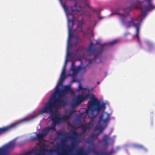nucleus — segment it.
<instances>
[{
    "label": "nucleus",
    "instance_id": "c756f323",
    "mask_svg": "<svg viewBox=\"0 0 155 155\" xmlns=\"http://www.w3.org/2000/svg\"><path fill=\"white\" fill-rule=\"evenodd\" d=\"M117 41V40H114L111 42L109 43L108 44L110 45H112L115 43H116Z\"/></svg>",
    "mask_w": 155,
    "mask_h": 155
},
{
    "label": "nucleus",
    "instance_id": "0eeeda50",
    "mask_svg": "<svg viewBox=\"0 0 155 155\" xmlns=\"http://www.w3.org/2000/svg\"><path fill=\"white\" fill-rule=\"evenodd\" d=\"M140 17L141 16H140L138 17L140 18ZM142 21V19L141 18L139 19L137 18H133L132 17H130V20L127 21L126 23L127 27L128 28L132 27L136 28V34L135 36L138 38H139L140 23Z\"/></svg>",
    "mask_w": 155,
    "mask_h": 155
},
{
    "label": "nucleus",
    "instance_id": "412c9836",
    "mask_svg": "<svg viewBox=\"0 0 155 155\" xmlns=\"http://www.w3.org/2000/svg\"><path fill=\"white\" fill-rule=\"evenodd\" d=\"M66 78V76L65 74H61V77L59 80V83L58 84L60 85H61L62 84V83L64 81Z\"/></svg>",
    "mask_w": 155,
    "mask_h": 155
},
{
    "label": "nucleus",
    "instance_id": "7c9ffc66",
    "mask_svg": "<svg viewBox=\"0 0 155 155\" xmlns=\"http://www.w3.org/2000/svg\"><path fill=\"white\" fill-rule=\"evenodd\" d=\"M59 134L60 135H64L65 136V137H67V136H66V134L65 133L64 131H60L59 132Z\"/></svg>",
    "mask_w": 155,
    "mask_h": 155
},
{
    "label": "nucleus",
    "instance_id": "37998d69",
    "mask_svg": "<svg viewBox=\"0 0 155 155\" xmlns=\"http://www.w3.org/2000/svg\"><path fill=\"white\" fill-rule=\"evenodd\" d=\"M88 66V64H87L86 65V67H87Z\"/></svg>",
    "mask_w": 155,
    "mask_h": 155
},
{
    "label": "nucleus",
    "instance_id": "ddd939ff",
    "mask_svg": "<svg viewBox=\"0 0 155 155\" xmlns=\"http://www.w3.org/2000/svg\"><path fill=\"white\" fill-rule=\"evenodd\" d=\"M76 147H72V144L71 147L67 145V148L65 149H63L61 152L59 153L58 155H71L73 149Z\"/></svg>",
    "mask_w": 155,
    "mask_h": 155
},
{
    "label": "nucleus",
    "instance_id": "473e14b6",
    "mask_svg": "<svg viewBox=\"0 0 155 155\" xmlns=\"http://www.w3.org/2000/svg\"><path fill=\"white\" fill-rule=\"evenodd\" d=\"M96 147L95 146H93L92 147L91 150L92 151L95 153V152H97L96 151Z\"/></svg>",
    "mask_w": 155,
    "mask_h": 155
},
{
    "label": "nucleus",
    "instance_id": "f03ea898",
    "mask_svg": "<svg viewBox=\"0 0 155 155\" xmlns=\"http://www.w3.org/2000/svg\"><path fill=\"white\" fill-rule=\"evenodd\" d=\"M87 105V110H86L87 113L88 110L93 113L95 111L98 112L106 108V104L103 103L101 104L100 101L94 95H93L90 97V100L88 102Z\"/></svg>",
    "mask_w": 155,
    "mask_h": 155
},
{
    "label": "nucleus",
    "instance_id": "f704fd0d",
    "mask_svg": "<svg viewBox=\"0 0 155 155\" xmlns=\"http://www.w3.org/2000/svg\"><path fill=\"white\" fill-rule=\"evenodd\" d=\"M79 39L78 38H77L76 41L74 42V45L76 46L78 43Z\"/></svg>",
    "mask_w": 155,
    "mask_h": 155
},
{
    "label": "nucleus",
    "instance_id": "4468645a",
    "mask_svg": "<svg viewBox=\"0 0 155 155\" xmlns=\"http://www.w3.org/2000/svg\"><path fill=\"white\" fill-rule=\"evenodd\" d=\"M93 126V124L90 122L87 124H81L80 127H81V130L83 132L85 133L87 131L90 130Z\"/></svg>",
    "mask_w": 155,
    "mask_h": 155
},
{
    "label": "nucleus",
    "instance_id": "a878e982",
    "mask_svg": "<svg viewBox=\"0 0 155 155\" xmlns=\"http://www.w3.org/2000/svg\"><path fill=\"white\" fill-rule=\"evenodd\" d=\"M84 25V22L83 19L82 20L78 22L77 25V27L78 28H82Z\"/></svg>",
    "mask_w": 155,
    "mask_h": 155
},
{
    "label": "nucleus",
    "instance_id": "f8f14e48",
    "mask_svg": "<svg viewBox=\"0 0 155 155\" xmlns=\"http://www.w3.org/2000/svg\"><path fill=\"white\" fill-rule=\"evenodd\" d=\"M15 146V141H11L8 144L5 145L4 147H0V152L8 153V150L14 148Z\"/></svg>",
    "mask_w": 155,
    "mask_h": 155
},
{
    "label": "nucleus",
    "instance_id": "4be33fe9",
    "mask_svg": "<svg viewBox=\"0 0 155 155\" xmlns=\"http://www.w3.org/2000/svg\"><path fill=\"white\" fill-rule=\"evenodd\" d=\"M113 152V150H112L110 152L106 153H99L98 152H95V154L96 155H111Z\"/></svg>",
    "mask_w": 155,
    "mask_h": 155
},
{
    "label": "nucleus",
    "instance_id": "2eb2a0df",
    "mask_svg": "<svg viewBox=\"0 0 155 155\" xmlns=\"http://www.w3.org/2000/svg\"><path fill=\"white\" fill-rule=\"evenodd\" d=\"M51 130H55V127L53 126H51V127H48L47 128H44L43 129V133L45 136Z\"/></svg>",
    "mask_w": 155,
    "mask_h": 155
},
{
    "label": "nucleus",
    "instance_id": "cd10ccee",
    "mask_svg": "<svg viewBox=\"0 0 155 155\" xmlns=\"http://www.w3.org/2000/svg\"><path fill=\"white\" fill-rule=\"evenodd\" d=\"M45 136L42 133V134L38 133L37 134V137L38 139H41L44 137Z\"/></svg>",
    "mask_w": 155,
    "mask_h": 155
},
{
    "label": "nucleus",
    "instance_id": "ea45409f",
    "mask_svg": "<svg viewBox=\"0 0 155 155\" xmlns=\"http://www.w3.org/2000/svg\"><path fill=\"white\" fill-rule=\"evenodd\" d=\"M105 77H106V76L107 75V73H105Z\"/></svg>",
    "mask_w": 155,
    "mask_h": 155
},
{
    "label": "nucleus",
    "instance_id": "6ab92c4d",
    "mask_svg": "<svg viewBox=\"0 0 155 155\" xmlns=\"http://www.w3.org/2000/svg\"><path fill=\"white\" fill-rule=\"evenodd\" d=\"M77 155H87V154L83 148H80L78 150Z\"/></svg>",
    "mask_w": 155,
    "mask_h": 155
},
{
    "label": "nucleus",
    "instance_id": "9d476101",
    "mask_svg": "<svg viewBox=\"0 0 155 155\" xmlns=\"http://www.w3.org/2000/svg\"><path fill=\"white\" fill-rule=\"evenodd\" d=\"M89 95V94L85 95L83 94L78 95L71 104L72 108H76L78 105L86 100L88 98Z\"/></svg>",
    "mask_w": 155,
    "mask_h": 155
},
{
    "label": "nucleus",
    "instance_id": "c85d7f7f",
    "mask_svg": "<svg viewBox=\"0 0 155 155\" xmlns=\"http://www.w3.org/2000/svg\"><path fill=\"white\" fill-rule=\"evenodd\" d=\"M79 68H80V70H81L82 71L85 72L86 71V67L85 66H79Z\"/></svg>",
    "mask_w": 155,
    "mask_h": 155
},
{
    "label": "nucleus",
    "instance_id": "7ed1b4c3",
    "mask_svg": "<svg viewBox=\"0 0 155 155\" xmlns=\"http://www.w3.org/2000/svg\"><path fill=\"white\" fill-rule=\"evenodd\" d=\"M86 15V12H83L80 13V11L79 10H77L76 12L73 11L72 14H69L67 15L69 30L68 41L70 40V38L73 36V34L71 32V31L72 30L74 25V19L78 17L80 15Z\"/></svg>",
    "mask_w": 155,
    "mask_h": 155
},
{
    "label": "nucleus",
    "instance_id": "58836bf2",
    "mask_svg": "<svg viewBox=\"0 0 155 155\" xmlns=\"http://www.w3.org/2000/svg\"><path fill=\"white\" fill-rule=\"evenodd\" d=\"M127 9H128V10L129 11H130V8H127Z\"/></svg>",
    "mask_w": 155,
    "mask_h": 155
},
{
    "label": "nucleus",
    "instance_id": "1a4fd4ad",
    "mask_svg": "<svg viewBox=\"0 0 155 155\" xmlns=\"http://www.w3.org/2000/svg\"><path fill=\"white\" fill-rule=\"evenodd\" d=\"M29 120V119L25 118L17 122L13 123L9 126L0 128V135L4 134L19 125Z\"/></svg>",
    "mask_w": 155,
    "mask_h": 155
},
{
    "label": "nucleus",
    "instance_id": "c03bdc74",
    "mask_svg": "<svg viewBox=\"0 0 155 155\" xmlns=\"http://www.w3.org/2000/svg\"><path fill=\"white\" fill-rule=\"evenodd\" d=\"M131 7H133V6H132V5H131Z\"/></svg>",
    "mask_w": 155,
    "mask_h": 155
},
{
    "label": "nucleus",
    "instance_id": "39448f33",
    "mask_svg": "<svg viewBox=\"0 0 155 155\" xmlns=\"http://www.w3.org/2000/svg\"><path fill=\"white\" fill-rule=\"evenodd\" d=\"M100 45L98 50H97L94 48L95 44H94L92 42L90 43L88 48L87 49V52L90 55L94 54V58L93 59L89 60V64H91L92 60L96 59L97 57L101 54L104 51V46L105 45H101L98 44Z\"/></svg>",
    "mask_w": 155,
    "mask_h": 155
},
{
    "label": "nucleus",
    "instance_id": "72a5a7b5",
    "mask_svg": "<svg viewBox=\"0 0 155 155\" xmlns=\"http://www.w3.org/2000/svg\"><path fill=\"white\" fill-rule=\"evenodd\" d=\"M151 0H144L143 2V3H145V4H148V2H149V1H150V4H152L151 2Z\"/></svg>",
    "mask_w": 155,
    "mask_h": 155
},
{
    "label": "nucleus",
    "instance_id": "423d86ee",
    "mask_svg": "<svg viewBox=\"0 0 155 155\" xmlns=\"http://www.w3.org/2000/svg\"><path fill=\"white\" fill-rule=\"evenodd\" d=\"M72 133L73 135V136H69L68 137H65L61 139V143L62 145H64L68 139H69L72 141V147H76L79 143L78 138L81 137V134L80 133H77L75 128L74 130H72Z\"/></svg>",
    "mask_w": 155,
    "mask_h": 155
},
{
    "label": "nucleus",
    "instance_id": "5701e85b",
    "mask_svg": "<svg viewBox=\"0 0 155 155\" xmlns=\"http://www.w3.org/2000/svg\"><path fill=\"white\" fill-rule=\"evenodd\" d=\"M118 14L120 16V18L121 19V22L124 25L125 24V18L126 15L118 13Z\"/></svg>",
    "mask_w": 155,
    "mask_h": 155
},
{
    "label": "nucleus",
    "instance_id": "20e7f679",
    "mask_svg": "<svg viewBox=\"0 0 155 155\" xmlns=\"http://www.w3.org/2000/svg\"><path fill=\"white\" fill-rule=\"evenodd\" d=\"M69 114L68 115L66 114L63 116L61 117L58 114H54L51 116V120L52 121V126L55 127L56 124H60L65 122L67 120H69L71 118L73 113L75 112V111L71 110H69L68 111Z\"/></svg>",
    "mask_w": 155,
    "mask_h": 155
},
{
    "label": "nucleus",
    "instance_id": "dca6fc26",
    "mask_svg": "<svg viewBox=\"0 0 155 155\" xmlns=\"http://www.w3.org/2000/svg\"><path fill=\"white\" fill-rule=\"evenodd\" d=\"M110 139V137L107 135H104L103 137V140L104 142V147L107 146Z\"/></svg>",
    "mask_w": 155,
    "mask_h": 155
},
{
    "label": "nucleus",
    "instance_id": "4c0bfd02",
    "mask_svg": "<svg viewBox=\"0 0 155 155\" xmlns=\"http://www.w3.org/2000/svg\"><path fill=\"white\" fill-rule=\"evenodd\" d=\"M81 28V30H80V31H81V32H83H83H84V31H83V29H82V28Z\"/></svg>",
    "mask_w": 155,
    "mask_h": 155
},
{
    "label": "nucleus",
    "instance_id": "a19ab883",
    "mask_svg": "<svg viewBox=\"0 0 155 155\" xmlns=\"http://www.w3.org/2000/svg\"><path fill=\"white\" fill-rule=\"evenodd\" d=\"M79 8H80V9L81 10V6L80 5H79Z\"/></svg>",
    "mask_w": 155,
    "mask_h": 155
},
{
    "label": "nucleus",
    "instance_id": "f257e3e1",
    "mask_svg": "<svg viewBox=\"0 0 155 155\" xmlns=\"http://www.w3.org/2000/svg\"><path fill=\"white\" fill-rule=\"evenodd\" d=\"M71 90L70 85L65 86L64 89H60L57 87L54 93H52L48 102L45 104L44 107L39 111L40 114L49 113L51 114L54 108L67 105V102L59 98L64 97L66 94Z\"/></svg>",
    "mask_w": 155,
    "mask_h": 155
},
{
    "label": "nucleus",
    "instance_id": "393cba45",
    "mask_svg": "<svg viewBox=\"0 0 155 155\" xmlns=\"http://www.w3.org/2000/svg\"><path fill=\"white\" fill-rule=\"evenodd\" d=\"M98 124H99L98 126H96L94 127V129L95 131H96L97 130H100L104 125V124H102L101 123L100 124H99L98 123Z\"/></svg>",
    "mask_w": 155,
    "mask_h": 155
},
{
    "label": "nucleus",
    "instance_id": "6e6552de",
    "mask_svg": "<svg viewBox=\"0 0 155 155\" xmlns=\"http://www.w3.org/2000/svg\"><path fill=\"white\" fill-rule=\"evenodd\" d=\"M149 2H148V4H145L142 2L140 7L136 6V8L140 9L141 11V15L137 16V19H140V18L138 17L141 16L140 18L143 20V18H142V16L144 18L147 12L155 8V6H153L152 4H150Z\"/></svg>",
    "mask_w": 155,
    "mask_h": 155
},
{
    "label": "nucleus",
    "instance_id": "c9c22d12",
    "mask_svg": "<svg viewBox=\"0 0 155 155\" xmlns=\"http://www.w3.org/2000/svg\"><path fill=\"white\" fill-rule=\"evenodd\" d=\"M83 87L82 85L81 84H79V86H78V90H80L83 89Z\"/></svg>",
    "mask_w": 155,
    "mask_h": 155
},
{
    "label": "nucleus",
    "instance_id": "aec40b11",
    "mask_svg": "<svg viewBox=\"0 0 155 155\" xmlns=\"http://www.w3.org/2000/svg\"><path fill=\"white\" fill-rule=\"evenodd\" d=\"M69 41L68 40V46H67V56H69L71 57L72 55L71 53H70L69 52V49L70 48H71L72 45L71 43H69Z\"/></svg>",
    "mask_w": 155,
    "mask_h": 155
},
{
    "label": "nucleus",
    "instance_id": "a211bd4d",
    "mask_svg": "<svg viewBox=\"0 0 155 155\" xmlns=\"http://www.w3.org/2000/svg\"><path fill=\"white\" fill-rule=\"evenodd\" d=\"M80 68H79V67H76L74 65V62H72L71 69L73 73H77L80 70Z\"/></svg>",
    "mask_w": 155,
    "mask_h": 155
},
{
    "label": "nucleus",
    "instance_id": "f3484780",
    "mask_svg": "<svg viewBox=\"0 0 155 155\" xmlns=\"http://www.w3.org/2000/svg\"><path fill=\"white\" fill-rule=\"evenodd\" d=\"M45 149H37L35 151V155H45ZM25 155H29V154L27 153Z\"/></svg>",
    "mask_w": 155,
    "mask_h": 155
},
{
    "label": "nucleus",
    "instance_id": "b1692460",
    "mask_svg": "<svg viewBox=\"0 0 155 155\" xmlns=\"http://www.w3.org/2000/svg\"><path fill=\"white\" fill-rule=\"evenodd\" d=\"M89 139L91 141H94L96 139H97V134H91L88 137Z\"/></svg>",
    "mask_w": 155,
    "mask_h": 155
},
{
    "label": "nucleus",
    "instance_id": "9b49d317",
    "mask_svg": "<svg viewBox=\"0 0 155 155\" xmlns=\"http://www.w3.org/2000/svg\"><path fill=\"white\" fill-rule=\"evenodd\" d=\"M110 114L106 112H104L101 114L99 117V123L100 124L101 123L104 124L109 122L110 120Z\"/></svg>",
    "mask_w": 155,
    "mask_h": 155
},
{
    "label": "nucleus",
    "instance_id": "bb28decb",
    "mask_svg": "<svg viewBox=\"0 0 155 155\" xmlns=\"http://www.w3.org/2000/svg\"><path fill=\"white\" fill-rule=\"evenodd\" d=\"M60 2L61 3V5H62L63 8L64 9L65 12H67L68 11V7L66 6L65 4H63L62 3L61 0H60Z\"/></svg>",
    "mask_w": 155,
    "mask_h": 155
},
{
    "label": "nucleus",
    "instance_id": "2f4dec72",
    "mask_svg": "<svg viewBox=\"0 0 155 155\" xmlns=\"http://www.w3.org/2000/svg\"><path fill=\"white\" fill-rule=\"evenodd\" d=\"M66 63H65L64 65L63 68L62 69V72L61 74H65L66 72Z\"/></svg>",
    "mask_w": 155,
    "mask_h": 155
},
{
    "label": "nucleus",
    "instance_id": "e433bc0d",
    "mask_svg": "<svg viewBox=\"0 0 155 155\" xmlns=\"http://www.w3.org/2000/svg\"><path fill=\"white\" fill-rule=\"evenodd\" d=\"M0 155H8V153L0 152Z\"/></svg>",
    "mask_w": 155,
    "mask_h": 155
},
{
    "label": "nucleus",
    "instance_id": "a18cd8bd",
    "mask_svg": "<svg viewBox=\"0 0 155 155\" xmlns=\"http://www.w3.org/2000/svg\"><path fill=\"white\" fill-rule=\"evenodd\" d=\"M99 82H97V84H99Z\"/></svg>",
    "mask_w": 155,
    "mask_h": 155
},
{
    "label": "nucleus",
    "instance_id": "79ce46f5",
    "mask_svg": "<svg viewBox=\"0 0 155 155\" xmlns=\"http://www.w3.org/2000/svg\"><path fill=\"white\" fill-rule=\"evenodd\" d=\"M98 18H100V19H102V18H100L99 17V16H98Z\"/></svg>",
    "mask_w": 155,
    "mask_h": 155
}]
</instances>
